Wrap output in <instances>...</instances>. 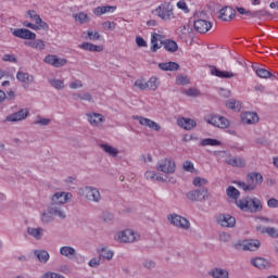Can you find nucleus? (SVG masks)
Segmentation results:
<instances>
[{"label":"nucleus","mask_w":278,"mask_h":278,"mask_svg":"<svg viewBox=\"0 0 278 278\" xmlns=\"http://www.w3.org/2000/svg\"><path fill=\"white\" fill-rule=\"evenodd\" d=\"M182 168L184 170H187V173H194V164L190 161H185Z\"/></svg>","instance_id":"8fccbe9b"},{"label":"nucleus","mask_w":278,"mask_h":278,"mask_svg":"<svg viewBox=\"0 0 278 278\" xmlns=\"http://www.w3.org/2000/svg\"><path fill=\"white\" fill-rule=\"evenodd\" d=\"M211 75L219 77L220 79H231V77H236V74L227 71H220L216 66H211Z\"/></svg>","instance_id":"5701e85b"},{"label":"nucleus","mask_w":278,"mask_h":278,"mask_svg":"<svg viewBox=\"0 0 278 278\" xmlns=\"http://www.w3.org/2000/svg\"><path fill=\"white\" fill-rule=\"evenodd\" d=\"M135 86L136 88H139V90H147V88H149L148 83H144L141 79L136 80Z\"/></svg>","instance_id":"052dcab7"},{"label":"nucleus","mask_w":278,"mask_h":278,"mask_svg":"<svg viewBox=\"0 0 278 278\" xmlns=\"http://www.w3.org/2000/svg\"><path fill=\"white\" fill-rule=\"evenodd\" d=\"M27 16L29 17L30 21H34L35 24L40 21V16L36 13L35 10H28L27 11Z\"/></svg>","instance_id":"09e8293b"},{"label":"nucleus","mask_w":278,"mask_h":278,"mask_svg":"<svg viewBox=\"0 0 278 278\" xmlns=\"http://www.w3.org/2000/svg\"><path fill=\"white\" fill-rule=\"evenodd\" d=\"M169 223L175 225L176 227H180L181 229H190V222L177 214H170L168 217Z\"/></svg>","instance_id":"1a4fd4ad"},{"label":"nucleus","mask_w":278,"mask_h":278,"mask_svg":"<svg viewBox=\"0 0 278 278\" xmlns=\"http://www.w3.org/2000/svg\"><path fill=\"white\" fill-rule=\"evenodd\" d=\"M35 49H39V51H45V41L42 39L35 40Z\"/></svg>","instance_id":"0e129e2a"},{"label":"nucleus","mask_w":278,"mask_h":278,"mask_svg":"<svg viewBox=\"0 0 278 278\" xmlns=\"http://www.w3.org/2000/svg\"><path fill=\"white\" fill-rule=\"evenodd\" d=\"M161 45H163L165 51H168L169 53H175L179 50V46L175 42V40L167 39L165 41H161Z\"/></svg>","instance_id":"c85d7f7f"},{"label":"nucleus","mask_w":278,"mask_h":278,"mask_svg":"<svg viewBox=\"0 0 278 278\" xmlns=\"http://www.w3.org/2000/svg\"><path fill=\"white\" fill-rule=\"evenodd\" d=\"M176 168L177 165H175V161L170 159H163L156 164V170H161V173H165V175H173Z\"/></svg>","instance_id":"0eeeda50"},{"label":"nucleus","mask_w":278,"mask_h":278,"mask_svg":"<svg viewBox=\"0 0 278 278\" xmlns=\"http://www.w3.org/2000/svg\"><path fill=\"white\" fill-rule=\"evenodd\" d=\"M132 119L139 121L140 125H143L144 127H149V129H153V131L162 130V126H160V124L155 123L154 121H152L150 118H146V117L138 116V115H132Z\"/></svg>","instance_id":"f8f14e48"},{"label":"nucleus","mask_w":278,"mask_h":278,"mask_svg":"<svg viewBox=\"0 0 278 278\" xmlns=\"http://www.w3.org/2000/svg\"><path fill=\"white\" fill-rule=\"evenodd\" d=\"M218 18L222 21H233L236 18V10L231 7H224L219 10Z\"/></svg>","instance_id":"2eb2a0df"},{"label":"nucleus","mask_w":278,"mask_h":278,"mask_svg":"<svg viewBox=\"0 0 278 278\" xmlns=\"http://www.w3.org/2000/svg\"><path fill=\"white\" fill-rule=\"evenodd\" d=\"M186 197L189 201L203 203V201L210 199V193L207 192V188L202 187L201 189L187 192Z\"/></svg>","instance_id":"7ed1b4c3"},{"label":"nucleus","mask_w":278,"mask_h":278,"mask_svg":"<svg viewBox=\"0 0 278 278\" xmlns=\"http://www.w3.org/2000/svg\"><path fill=\"white\" fill-rule=\"evenodd\" d=\"M210 277L213 278H229V271L227 269L215 267L208 271Z\"/></svg>","instance_id":"cd10ccee"},{"label":"nucleus","mask_w":278,"mask_h":278,"mask_svg":"<svg viewBox=\"0 0 278 278\" xmlns=\"http://www.w3.org/2000/svg\"><path fill=\"white\" fill-rule=\"evenodd\" d=\"M177 123L178 126L186 129V131H190L197 127V122L192 118L180 117L178 118Z\"/></svg>","instance_id":"412c9836"},{"label":"nucleus","mask_w":278,"mask_h":278,"mask_svg":"<svg viewBox=\"0 0 278 278\" xmlns=\"http://www.w3.org/2000/svg\"><path fill=\"white\" fill-rule=\"evenodd\" d=\"M41 222L45 223L46 225L53 222V215L49 208L48 212H43L41 214Z\"/></svg>","instance_id":"ea45409f"},{"label":"nucleus","mask_w":278,"mask_h":278,"mask_svg":"<svg viewBox=\"0 0 278 278\" xmlns=\"http://www.w3.org/2000/svg\"><path fill=\"white\" fill-rule=\"evenodd\" d=\"M87 119L90 125H93L94 127H99L101 123H105V117L103 116V114L99 113H87Z\"/></svg>","instance_id":"4be33fe9"},{"label":"nucleus","mask_w":278,"mask_h":278,"mask_svg":"<svg viewBox=\"0 0 278 278\" xmlns=\"http://www.w3.org/2000/svg\"><path fill=\"white\" fill-rule=\"evenodd\" d=\"M43 62H46V64H50L51 66H54V64H55V55H53V54H48V55L45 58Z\"/></svg>","instance_id":"680f3d73"},{"label":"nucleus","mask_w":278,"mask_h":278,"mask_svg":"<svg viewBox=\"0 0 278 278\" xmlns=\"http://www.w3.org/2000/svg\"><path fill=\"white\" fill-rule=\"evenodd\" d=\"M192 184H193V186H195V188H201V186H206L207 179L201 178V177H195L193 179Z\"/></svg>","instance_id":"c03bdc74"},{"label":"nucleus","mask_w":278,"mask_h":278,"mask_svg":"<svg viewBox=\"0 0 278 278\" xmlns=\"http://www.w3.org/2000/svg\"><path fill=\"white\" fill-rule=\"evenodd\" d=\"M160 38H162V35L157 34V33H153L152 37H151V51L152 53H155L159 49H162V45L164 43H157V40H160Z\"/></svg>","instance_id":"473e14b6"},{"label":"nucleus","mask_w":278,"mask_h":278,"mask_svg":"<svg viewBox=\"0 0 278 278\" xmlns=\"http://www.w3.org/2000/svg\"><path fill=\"white\" fill-rule=\"evenodd\" d=\"M156 264L154 261L151 260H146L143 261V267L147 268L148 270H153L155 268Z\"/></svg>","instance_id":"5fc2aeb1"},{"label":"nucleus","mask_w":278,"mask_h":278,"mask_svg":"<svg viewBox=\"0 0 278 278\" xmlns=\"http://www.w3.org/2000/svg\"><path fill=\"white\" fill-rule=\"evenodd\" d=\"M16 79L24 84L25 88H29V85L34 84V75H29V73L17 72Z\"/></svg>","instance_id":"aec40b11"},{"label":"nucleus","mask_w":278,"mask_h":278,"mask_svg":"<svg viewBox=\"0 0 278 278\" xmlns=\"http://www.w3.org/2000/svg\"><path fill=\"white\" fill-rule=\"evenodd\" d=\"M37 25V30L38 29H43V31H49V24L47 22L42 21V17H40V21L36 23Z\"/></svg>","instance_id":"603ef678"},{"label":"nucleus","mask_w":278,"mask_h":278,"mask_svg":"<svg viewBox=\"0 0 278 278\" xmlns=\"http://www.w3.org/2000/svg\"><path fill=\"white\" fill-rule=\"evenodd\" d=\"M28 236L35 238V240H42V236H45V229L42 228H27Z\"/></svg>","instance_id":"2f4dec72"},{"label":"nucleus","mask_w":278,"mask_h":278,"mask_svg":"<svg viewBox=\"0 0 278 278\" xmlns=\"http://www.w3.org/2000/svg\"><path fill=\"white\" fill-rule=\"evenodd\" d=\"M147 84L150 90H157V77H151Z\"/></svg>","instance_id":"3c124183"},{"label":"nucleus","mask_w":278,"mask_h":278,"mask_svg":"<svg viewBox=\"0 0 278 278\" xmlns=\"http://www.w3.org/2000/svg\"><path fill=\"white\" fill-rule=\"evenodd\" d=\"M116 10V7L112 5H104V7H97L93 10V13L96 16H102V14H108V12H114Z\"/></svg>","instance_id":"72a5a7b5"},{"label":"nucleus","mask_w":278,"mask_h":278,"mask_svg":"<svg viewBox=\"0 0 278 278\" xmlns=\"http://www.w3.org/2000/svg\"><path fill=\"white\" fill-rule=\"evenodd\" d=\"M267 233L270 238H278V230L274 227H267Z\"/></svg>","instance_id":"69168bd1"},{"label":"nucleus","mask_w":278,"mask_h":278,"mask_svg":"<svg viewBox=\"0 0 278 278\" xmlns=\"http://www.w3.org/2000/svg\"><path fill=\"white\" fill-rule=\"evenodd\" d=\"M205 121L208 123V125L219 127V129H227V127H229V119H227L225 116H220L217 114L208 115L207 117H205Z\"/></svg>","instance_id":"423d86ee"},{"label":"nucleus","mask_w":278,"mask_h":278,"mask_svg":"<svg viewBox=\"0 0 278 278\" xmlns=\"http://www.w3.org/2000/svg\"><path fill=\"white\" fill-rule=\"evenodd\" d=\"M101 218L104 223H112L114 220V215L110 211L102 212Z\"/></svg>","instance_id":"37998d69"},{"label":"nucleus","mask_w":278,"mask_h":278,"mask_svg":"<svg viewBox=\"0 0 278 278\" xmlns=\"http://www.w3.org/2000/svg\"><path fill=\"white\" fill-rule=\"evenodd\" d=\"M176 84L178 86H188L190 84V79L187 76L180 75L176 78Z\"/></svg>","instance_id":"a18cd8bd"},{"label":"nucleus","mask_w":278,"mask_h":278,"mask_svg":"<svg viewBox=\"0 0 278 278\" xmlns=\"http://www.w3.org/2000/svg\"><path fill=\"white\" fill-rule=\"evenodd\" d=\"M226 106L229 110H233L235 112H240L241 104H240V101H237L236 99H229L226 102Z\"/></svg>","instance_id":"4c0bfd02"},{"label":"nucleus","mask_w":278,"mask_h":278,"mask_svg":"<svg viewBox=\"0 0 278 278\" xmlns=\"http://www.w3.org/2000/svg\"><path fill=\"white\" fill-rule=\"evenodd\" d=\"M3 62H13V64H16L18 60H16V56L14 54H4L2 58Z\"/></svg>","instance_id":"bf43d9fd"},{"label":"nucleus","mask_w":278,"mask_h":278,"mask_svg":"<svg viewBox=\"0 0 278 278\" xmlns=\"http://www.w3.org/2000/svg\"><path fill=\"white\" fill-rule=\"evenodd\" d=\"M60 253L64 256V257H68L70 260H73V257H75L77 255V251L75 250V248L73 247H62L60 249Z\"/></svg>","instance_id":"7c9ffc66"},{"label":"nucleus","mask_w":278,"mask_h":278,"mask_svg":"<svg viewBox=\"0 0 278 278\" xmlns=\"http://www.w3.org/2000/svg\"><path fill=\"white\" fill-rule=\"evenodd\" d=\"M102 26H103L104 29H109V30H112V31H114V29H116V23L110 22V21H106V22L102 23Z\"/></svg>","instance_id":"6e6d98bb"},{"label":"nucleus","mask_w":278,"mask_h":278,"mask_svg":"<svg viewBox=\"0 0 278 278\" xmlns=\"http://www.w3.org/2000/svg\"><path fill=\"white\" fill-rule=\"evenodd\" d=\"M11 31L15 38H21L22 40H36V33L27 28H11Z\"/></svg>","instance_id":"6e6552de"},{"label":"nucleus","mask_w":278,"mask_h":278,"mask_svg":"<svg viewBox=\"0 0 278 278\" xmlns=\"http://www.w3.org/2000/svg\"><path fill=\"white\" fill-rule=\"evenodd\" d=\"M251 264L252 266H255V268H258L260 270H268V268L273 266V263H270V261L264 257L251 258Z\"/></svg>","instance_id":"a211bd4d"},{"label":"nucleus","mask_w":278,"mask_h":278,"mask_svg":"<svg viewBox=\"0 0 278 278\" xmlns=\"http://www.w3.org/2000/svg\"><path fill=\"white\" fill-rule=\"evenodd\" d=\"M29 116V111L27 109H22L11 115H8L5 121L8 123H18V121H25Z\"/></svg>","instance_id":"ddd939ff"},{"label":"nucleus","mask_w":278,"mask_h":278,"mask_svg":"<svg viewBox=\"0 0 278 278\" xmlns=\"http://www.w3.org/2000/svg\"><path fill=\"white\" fill-rule=\"evenodd\" d=\"M78 47H79V49H83L84 51H91V52H96V53H101V51H103V46H97V45L90 43V42H83Z\"/></svg>","instance_id":"a878e982"},{"label":"nucleus","mask_w":278,"mask_h":278,"mask_svg":"<svg viewBox=\"0 0 278 278\" xmlns=\"http://www.w3.org/2000/svg\"><path fill=\"white\" fill-rule=\"evenodd\" d=\"M261 244L262 243L257 239H247L242 242L235 243L233 249L237 251H257Z\"/></svg>","instance_id":"20e7f679"},{"label":"nucleus","mask_w":278,"mask_h":278,"mask_svg":"<svg viewBox=\"0 0 278 278\" xmlns=\"http://www.w3.org/2000/svg\"><path fill=\"white\" fill-rule=\"evenodd\" d=\"M159 68L161 71H170V72H175V71H179V65L177 62H166V63H159Z\"/></svg>","instance_id":"c756f323"},{"label":"nucleus","mask_w":278,"mask_h":278,"mask_svg":"<svg viewBox=\"0 0 278 278\" xmlns=\"http://www.w3.org/2000/svg\"><path fill=\"white\" fill-rule=\"evenodd\" d=\"M77 97L80 101H92V94L90 92L78 93Z\"/></svg>","instance_id":"13d9d810"},{"label":"nucleus","mask_w":278,"mask_h":278,"mask_svg":"<svg viewBox=\"0 0 278 278\" xmlns=\"http://www.w3.org/2000/svg\"><path fill=\"white\" fill-rule=\"evenodd\" d=\"M100 149H102L104 153H108V155H111V157H116V155H118V150L108 143L100 144Z\"/></svg>","instance_id":"f704fd0d"},{"label":"nucleus","mask_w":278,"mask_h":278,"mask_svg":"<svg viewBox=\"0 0 278 278\" xmlns=\"http://www.w3.org/2000/svg\"><path fill=\"white\" fill-rule=\"evenodd\" d=\"M50 81V86H52V88H55L56 90H62L64 89V80H60V79H51Z\"/></svg>","instance_id":"a19ab883"},{"label":"nucleus","mask_w":278,"mask_h":278,"mask_svg":"<svg viewBox=\"0 0 278 278\" xmlns=\"http://www.w3.org/2000/svg\"><path fill=\"white\" fill-rule=\"evenodd\" d=\"M74 18H76V21H79V23H88V14L84 13V12H79L78 14L74 15Z\"/></svg>","instance_id":"49530a36"},{"label":"nucleus","mask_w":278,"mask_h":278,"mask_svg":"<svg viewBox=\"0 0 278 278\" xmlns=\"http://www.w3.org/2000/svg\"><path fill=\"white\" fill-rule=\"evenodd\" d=\"M73 199V194L71 192H56L51 198V203L54 205H64V203H68Z\"/></svg>","instance_id":"9d476101"},{"label":"nucleus","mask_w":278,"mask_h":278,"mask_svg":"<svg viewBox=\"0 0 278 278\" xmlns=\"http://www.w3.org/2000/svg\"><path fill=\"white\" fill-rule=\"evenodd\" d=\"M218 225L222 227H236V217L229 215V214H222L217 218Z\"/></svg>","instance_id":"dca6fc26"},{"label":"nucleus","mask_w":278,"mask_h":278,"mask_svg":"<svg viewBox=\"0 0 278 278\" xmlns=\"http://www.w3.org/2000/svg\"><path fill=\"white\" fill-rule=\"evenodd\" d=\"M250 16L252 18H258V21H262V18H267V16H270V12L264 9L258 11H250Z\"/></svg>","instance_id":"c9c22d12"},{"label":"nucleus","mask_w":278,"mask_h":278,"mask_svg":"<svg viewBox=\"0 0 278 278\" xmlns=\"http://www.w3.org/2000/svg\"><path fill=\"white\" fill-rule=\"evenodd\" d=\"M264 182V176L260 173H250L247 175V184L238 181L237 185L239 188H242L244 192H252L257 186Z\"/></svg>","instance_id":"f03ea898"},{"label":"nucleus","mask_w":278,"mask_h":278,"mask_svg":"<svg viewBox=\"0 0 278 278\" xmlns=\"http://www.w3.org/2000/svg\"><path fill=\"white\" fill-rule=\"evenodd\" d=\"M155 12L162 21H170L172 18H175V13H173V4L169 2H165L161 5H159L155 9Z\"/></svg>","instance_id":"39448f33"},{"label":"nucleus","mask_w":278,"mask_h":278,"mask_svg":"<svg viewBox=\"0 0 278 278\" xmlns=\"http://www.w3.org/2000/svg\"><path fill=\"white\" fill-rule=\"evenodd\" d=\"M225 163L228 164V166H232L235 168H244V166H247V161L238 156H235L232 159H227Z\"/></svg>","instance_id":"b1692460"},{"label":"nucleus","mask_w":278,"mask_h":278,"mask_svg":"<svg viewBox=\"0 0 278 278\" xmlns=\"http://www.w3.org/2000/svg\"><path fill=\"white\" fill-rule=\"evenodd\" d=\"M66 59H60L58 56L54 58V68H62V66H65L66 64Z\"/></svg>","instance_id":"864d4df0"},{"label":"nucleus","mask_w":278,"mask_h":278,"mask_svg":"<svg viewBox=\"0 0 278 278\" xmlns=\"http://www.w3.org/2000/svg\"><path fill=\"white\" fill-rule=\"evenodd\" d=\"M115 240H121L124 243L136 242V233L131 229H126L117 233Z\"/></svg>","instance_id":"4468645a"},{"label":"nucleus","mask_w":278,"mask_h":278,"mask_svg":"<svg viewBox=\"0 0 278 278\" xmlns=\"http://www.w3.org/2000/svg\"><path fill=\"white\" fill-rule=\"evenodd\" d=\"M70 88L72 90H77V88H84V84H81V80H75L70 84Z\"/></svg>","instance_id":"e2e57ef3"},{"label":"nucleus","mask_w":278,"mask_h":278,"mask_svg":"<svg viewBox=\"0 0 278 278\" xmlns=\"http://www.w3.org/2000/svg\"><path fill=\"white\" fill-rule=\"evenodd\" d=\"M255 73L257 77H261L262 79H268V77H271L270 72L266 68H257Z\"/></svg>","instance_id":"79ce46f5"},{"label":"nucleus","mask_w":278,"mask_h":278,"mask_svg":"<svg viewBox=\"0 0 278 278\" xmlns=\"http://www.w3.org/2000/svg\"><path fill=\"white\" fill-rule=\"evenodd\" d=\"M50 123L51 119L37 116V121L34 122V125H41V127H47V125H49Z\"/></svg>","instance_id":"de8ad7c7"},{"label":"nucleus","mask_w":278,"mask_h":278,"mask_svg":"<svg viewBox=\"0 0 278 278\" xmlns=\"http://www.w3.org/2000/svg\"><path fill=\"white\" fill-rule=\"evenodd\" d=\"M136 45H137V47H147V41L142 37H137Z\"/></svg>","instance_id":"774afa93"},{"label":"nucleus","mask_w":278,"mask_h":278,"mask_svg":"<svg viewBox=\"0 0 278 278\" xmlns=\"http://www.w3.org/2000/svg\"><path fill=\"white\" fill-rule=\"evenodd\" d=\"M98 253L100 254V260L101 257H103V260H112L114 257V252L108 250L106 247L98 249Z\"/></svg>","instance_id":"e433bc0d"},{"label":"nucleus","mask_w":278,"mask_h":278,"mask_svg":"<svg viewBox=\"0 0 278 278\" xmlns=\"http://www.w3.org/2000/svg\"><path fill=\"white\" fill-rule=\"evenodd\" d=\"M85 199H87V201H91L92 203H101V192L94 187H86Z\"/></svg>","instance_id":"9b49d317"},{"label":"nucleus","mask_w":278,"mask_h":278,"mask_svg":"<svg viewBox=\"0 0 278 278\" xmlns=\"http://www.w3.org/2000/svg\"><path fill=\"white\" fill-rule=\"evenodd\" d=\"M87 36L89 40H100L101 38V35L99 34V31L93 33L92 30H88Z\"/></svg>","instance_id":"4d7b16f0"},{"label":"nucleus","mask_w":278,"mask_h":278,"mask_svg":"<svg viewBox=\"0 0 278 278\" xmlns=\"http://www.w3.org/2000/svg\"><path fill=\"white\" fill-rule=\"evenodd\" d=\"M227 197L229 199H233L240 210L242 212H250V214H255L257 212H262V201L257 198H243L241 200H238L240 198V191L236 189L233 186H229L226 190Z\"/></svg>","instance_id":"f257e3e1"},{"label":"nucleus","mask_w":278,"mask_h":278,"mask_svg":"<svg viewBox=\"0 0 278 278\" xmlns=\"http://www.w3.org/2000/svg\"><path fill=\"white\" fill-rule=\"evenodd\" d=\"M48 210L50 211V213H52V216H58L62 220H64V218H66V213H64V211H62V206L59 204L51 203L49 205Z\"/></svg>","instance_id":"393cba45"},{"label":"nucleus","mask_w":278,"mask_h":278,"mask_svg":"<svg viewBox=\"0 0 278 278\" xmlns=\"http://www.w3.org/2000/svg\"><path fill=\"white\" fill-rule=\"evenodd\" d=\"M202 147H220L218 139L206 138L201 141Z\"/></svg>","instance_id":"58836bf2"},{"label":"nucleus","mask_w":278,"mask_h":278,"mask_svg":"<svg viewBox=\"0 0 278 278\" xmlns=\"http://www.w3.org/2000/svg\"><path fill=\"white\" fill-rule=\"evenodd\" d=\"M33 253L35 257H37L38 262H40V264H47V262H49V257H51L49 252L46 250H34Z\"/></svg>","instance_id":"bb28decb"},{"label":"nucleus","mask_w":278,"mask_h":278,"mask_svg":"<svg viewBox=\"0 0 278 278\" xmlns=\"http://www.w3.org/2000/svg\"><path fill=\"white\" fill-rule=\"evenodd\" d=\"M241 121L245 125H254V123L260 122V116L255 112H245L241 114Z\"/></svg>","instance_id":"6ab92c4d"},{"label":"nucleus","mask_w":278,"mask_h":278,"mask_svg":"<svg viewBox=\"0 0 278 278\" xmlns=\"http://www.w3.org/2000/svg\"><path fill=\"white\" fill-rule=\"evenodd\" d=\"M193 27L199 34H207L212 29V23L205 20L194 21Z\"/></svg>","instance_id":"f3484780"},{"label":"nucleus","mask_w":278,"mask_h":278,"mask_svg":"<svg viewBox=\"0 0 278 278\" xmlns=\"http://www.w3.org/2000/svg\"><path fill=\"white\" fill-rule=\"evenodd\" d=\"M267 205L268 207H273V208L278 207V200L275 198H271L267 201Z\"/></svg>","instance_id":"338daca9"}]
</instances>
